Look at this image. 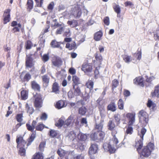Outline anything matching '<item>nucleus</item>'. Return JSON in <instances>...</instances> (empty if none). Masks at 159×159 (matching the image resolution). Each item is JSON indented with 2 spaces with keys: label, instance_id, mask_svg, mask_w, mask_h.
<instances>
[{
  "label": "nucleus",
  "instance_id": "nucleus-1",
  "mask_svg": "<svg viewBox=\"0 0 159 159\" xmlns=\"http://www.w3.org/2000/svg\"><path fill=\"white\" fill-rule=\"evenodd\" d=\"M118 143L117 139L115 136H114L110 140L109 143H105L104 144V149L106 151L109 152L111 153H114L116 149L119 147L117 144Z\"/></svg>",
  "mask_w": 159,
  "mask_h": 159
},
{
  "label": "nucleus",
  "instance_id": "nucleus-2",
  "mask_svg": "<svg viewBox=\"0 0 159 159\" xmlns=\"http://www.w3.org/2000/svg\"><path fill=\"white\" fill-rule=\"evenodd\" d=\"M146 132V129L143 128L141 129L140 131H139L138 132L137 141H136L135 146L139 153L140 152V150L143 147V137Z\"/></svg>",
  "mask_w": 159,
  "mask_h": 159
},
{
  "label": "nucleus",
  "instance_id": "nucleus-3",
  "mask_svg": "<svg viewBox=\"0 0 159 159\" xmlns=\"http://www.w3.org/2000/svg\"><path fill=\"white\" fill-rule=\"evenodd\" d=\"M16 142L17 144V147H20L19 154L21 156H25V145L26 142L21 136L17 137Z\"/></svg>",
  "mask_w": 159,
  "mask_h": 159
},
{
  "label": "nucleus",
  "instance_id": "nucleus-4",
  "mask_svg": "<svg viewBox=\"0 0 159 159\" xmlns=\"http://www.w3.org/2000/svg\"><path fill=\"white\" fill-rule=\"evenodd\" d=\"M154 149V145L149 143L146 146H144L141 152V156L148 157L150 155L152 150Z\"/></svg>",
  "mask_w": 159,
  "mask_h": 159
},
{
  "label": "nucleus",
  "instance_id": "nucleus-5",
  "mask_svg": "<svg viewBox=\"0 0 159 159\" xmlns=\"http://www.w3.org/2000/svg\"><path fill=\"white\" fill-rule=\"evenodd\" d=\"M105 135V133L103 132H95L90 135L91 139L93 141L98 142L103 139Z\"/></svg>",
  "mask_w": 159,
  "mask_h": 159
},
{
  "label": "nucleus",
  "instance_id": "nucleus-6",
  "mask_svg": "<svg viewBox=\"0 0 159 159\" xmlns=\"http://www.w3.org/2000/svg\"><path fill=\"white\" fill-rule=\"evenodd\" d=\"M140 121H144L147 123L148 121V114L143 110L139 111L138 115Z\"/></svg>",
  "mask_w": 159,
  "mask_h": 159
},
{
  "label": "nucleus",
  "instance_id": "nucleus-7",
  "mask_svg": "<svg viewBox=\"0 0 159 159\" xmlns=\"http://www.w3.org/2000/svg\"><path fill=\"white\" fill-rule=\"evenodd\" d=\"M92 69V66L89 63H84L82 66V70L86 74H88L89 73L91 72Z\"/></svg>",
  "mask_w": 159,
  "mask_h": 159
},
{
  "label": "nucleus",
  "instance_id": "nucleus-8",
  "mask_svg": "<svg viewBox=\"0 0 159 159\" xmlns=\"http://www.w3.org/2000/svg\"><path fill=\"white\" fill-rule=\"evenodd\" d=\"M126 117L128 120L129 125H133L135 122V114L128 113L126 115Z\"/></svg>",
  "mask_w": 159,
  "mask_h": 159
},
{
  "label": "nucleus",
  "instance_id": "nucleus-9",
  "mask_svg": "<svg viewBox=\"0 0 159 159\" xmlns=\"http://www.w3.org/2000/svg\"><path fill=\"white\" fill-rule=\"evenodd\" d=\"M11 10L7 9L5 10L3 14V23L5 24L9 22L11 19L10 18Z\"/></svg>",
  "mask_w": 159,
  "mask_h": 159
},
{
  "label": "nucleus",
  "instance_id": "nucleus-10",
  "mask_svg": "<svg viewBox=\"0 0 159 159\" xmlns=\"http://www.w3.org/2000/svg\"><path fill=\"white\" fill-rule=\"evenodd\" d=\"M42 100L40 95H37L35 96L34 101V105L36 107H40L42 105Z\"/></svg>",
  "mask_w": 159,
  "mask_h": 159
},
{
  "label": "nucleus",
  "instance_id": "nucleus-11",
  "mask_svg": "<svg viewBox=\"0 0 159 159\" xmlns=\"http://www.w3.org/2000/svg\"><path fill=\"white\" fill-rule=\"evenodd\" d=\"M82 14L81 9L78 6H76L73 9L72 14L77 18H79Z\"/></svg>",
  "mask_w": 159,
  "mask_h": 159
},
{
  "label": "nucleus",
  "instance_id": "nucleus-12",
  "mask_svg": "<svg viewBox=\"0 0 159 159\" xmlns=\"http://www.w3.org/2000/svg\"><path fill=\"white\" fill-rule=\"evenodd\" d=\"M31 56L30 55H27L26 59V66L29 68L32 67L34 65L33 59Z\"/></svg>",
  "mask_w": 159,
  "mask_h": 159
},
{
  "label": "nucleus",
  "instance_id": "nucleus-13",
  "mask_svg": "<svg viewBox=\"0 0 159 159\" xmlns=\"http://www.w3.org/2000/svg\"><path fill=\"white\" fill-rule=\"evenodd\" d=\"M73 94L75 96H80L82 93L80 89V88L77 85H73Z\"/></svg>",
  "mask_w": 159,
  "mask_h": 159
},
{
  "label": "nucleus",
  "instance_id": "nucleus-14",
  "mask_svg": "<svg viewBox=\"0 0 159 159\" xmlns=\"http://www.w3.org/2000/svg\"><path fill=\"white\" fill-rule=\"evenodd\" d=\"M98 149V146L96 144H92L89 149V154L92 155L96 153Z\"/></svg>",
  "mask_w": 159,
  "mask_h": 159
},
{
  "label": "nucleus",
  "instance_id": "nucleus-15",
  "mask_svg": "<svg viewBox=\"0 0 159 159\" xmlns=\"http://www.w3.org/2000/svg\"><path fill=\"white\" fill-rule=\"evenodd\" d=\"M75 116L73 114L71 115L68 119L64 121V127L66 128L70 125L72 120L75 118Z\"/></svg>",
  "mask_w": 159,
  "mask_h": 159
},
{
  "label": "nucleus",
  "instance_id": "nucleus-16",
  "mask_svg": "<svg viewBox=\"0 0 159 159\" xmlns=\"http://www.w3.org/2000/svg\"><path fill=\"white\" fill-rule=\"evenodd\" d=\"M98 107L100 111L101 116L103 117H104L105 114L104 104L103 103L101 102V104H99V105H98Z\"/></svg>",
  "mask_w": 159,
  "mask_h": 159
},
{
  "label": "nucleus",
  "instance_id": "nucleus-17",
  "mask_svg": "<svg viewBox=\"0 0 159 159\" xmlns=\"http://www.w3.org/2000/svg\"><path fill=\"white\" fill-rule=\"evenodd\" d=\"M25 110L30 114H32L34 111V109L31 105L27 103L25 106Z\"/></svg>",
  "mask_w": 159,
  "mask_h": 159
},
{
  "label": "nucleus",
  "instance_id": "nucleus-18",
  "mask_svg": "<svg viewBox=\"0 0 159 159\" xmlns=\"http://www.w3.org/2000/svg\"><path fill=\"white\" fill-rule=\"evenodd\" d=\"M103 120H101L99 123L96 124L95 129L98 131L97 132H102V130L103 126Z\"/></svg>",
  "mask_w": 159,
  "mask_h": 159
},
{
  "label": "nucleus",
  "instance_id": "nucleus-19",
  "mask_svg": "<svg viewBox=\"0 0 159 159\" xmlns=\"http://www.w3.org/2000/svg\"><path fill=\"white\" fill-rule=\"evenodd\" d=\"M43 85L47 87L49 81V77L47 75H44L42 77Z\"/></svg>",
  "mask_w": 159,
  "mask_h": 159
},
{
  "label": "nucleus",
  "instance_id": "nucleus-20",
  "mask_svg": "<svg viewBox=\"0 0 159 159\" xmlns=\"http://www.w3.org/2000/svg\"><path fill=\"white\" fill-rule=\"evenodd\" d=\"M134 83L141 86H143L144 84L143 79L140 77L136 78L134 80Z\"/></svg>",
  "mask_w": 159,
  "mask_h": 159
},
{
  "label": "nucleus",
  "instance_id": "nucleus-21",
  "mask_svg": "<svg viewBox=\"0 0 159 159\" xmlns=\"http://www.w3.org/2000/svg\"><path fill=\"white\" fill-rule=\"evenodd\" d=\"M102 35V33L101 31H99L95 34L94 39L96 41H100L101 39Z\"/></svg>",
  "mask_w": 159,
  "mask_h": 159
},
{
  "label": "nucleus",
  "instance_id": "nucleus-22",
  "mask_svg": "<svg viewBox=\"0 0 159 159\" xmlns=\"http://www.w3.org/2000/svg\"><path fill=\"white\" fill-rule=\"evenodd\" d=\"M107 110L114 112L116 110L115 104L114 102H111L107 107Z\"/></svg>",
  "mask_w": 159,
  "mask_h": 159
},
{
  "label": "nucleus",
  "instance_id": "nucleus-23",
  "mask_svg": "<svg viewBox=\"0 0 159 159\" xmlns=\"http://www.w3.org/2000/svg\"><path fill=\"white\" fill-rule=\"evenodd\" d=\"M66 106L65 102L62 100H60L57 102L56 107L58 109H60Z\"/></svg>",
  "mask_w": 159,
  "mask_h": 159
},
{
  "label": "nucleus",
  "instance_id": "nucleus-24",
  "mask_svg": "<svg viewBox=\"0 0 159 159\" xmlns=\"http://www.w3.org/2000/svg\"><path fill=\"white\" fill-rule=\"evenodd\" d=\"M52 63L54 66L59 67L61 65L62 61L59 58H56L52 61Z\"/></svg>",
  "mask_w": 159,
  "mask_h": 159
},
{
  "label": "nucleus",
  "instance_id": "nucleus-25",
  "mask_svg": "<svg viewBox=\"0 0 159 159\" xmlns=\"http://www.w3.org/2000/svg\"><path fill=\"white\" fill-rule=\"evenodd\" d=\"M20 78L23 81H28L31 78L30 75L29 73H26L25 75L23 77L21 74L20 76Z\"/></svg>",
  "mask_w": 159,
  "mask_h": 159
},
{
  "label": "nucleus",
  "instance_id": "nucleus-26",
  "mask_svg": "<svg viewBox=\"0 0 159 159\" xmlns=\"http://www.w3.org/2000/svg\"><path fill=\"white\" fill-rule=\"evenodd\" d=\"M159 84L155 87L154 91L153 92H152L151 94L152 97H158L159 94Z\"/></svg>",
  "mask_w": 159,
  "mask_h": 159
},
{
  "label": "nucleus",
  "instance_id": "nucleus-27",
  "mask_svg": "<svg viewBox=\"0 0 159 159\" xmlns=\"http://www.w3.org/2000/svg\"><path fill=\"white\" fill-rule=\"evenodd\" d=\"M116 126L114 122L111 120L109 121L108 124V129L110 130H112Z\"/></svg>",
  "mask_w": 159,
  "mask_h": 159
},
{
  "label": "nucleus",
  "instance_id": "nucleus-28",
  "mask_svg": "<svg viewBox=\"0 0 159 159\" xmlns=\"http://www.w3.org/2000/svg\"><path fill=\"white\" fill-rule=\"evenodd\" d=\"M31 85L32 88L35 90H40V86L35 81H32L31 83Z\"/></svg>",
  "mask_w": 159,
  "mask_h": 159
},
{
  "label": "nucleus",
  "instance_id": "nucleus-29",
  "mask_svg": "<svg viewBox=\"0 0 159 159\" xmlns=\"http://www.w3.org/2000/svg\"><path fill=\"white\" fill-rule=\"evenodd\" d=\"M64 120L62 117L60 118L58 121L56 123V125L58 127H61L62 126L64 127Z\"/></svg>",
  "mask_w": 159,
  "mask_h": 159
},
{
  "label": "nucleus",
  "instance_id": "nucleus-30",
  "mask_svg": "<svg viewBox=\"0 0 159 159\" xmlns=\"http://www.w3.org/2000/svg\"><path fill=\"white\" fill-rule=\"evenodd\" d=\"M28 92L25 90H23L21 92V96L23 100H25L28 98Z\"/></svg>",
  "mask_w": 159,
  "mask_h": 159
},
{
  "label": "nucleus",
  "instance_id": "nucleus-31",
  "mask_svg": "<svg viewBox=\"0 0 159 159\" xmlns=\"http://www.w3.org/2000/svg\"><path fill=\"white\" fill-rule=\"evenodd\" d=\"M87 136L86 134L81 133H80L77 135L78 139L79 140L82 141L86 140L87 139Z\"/></svg>",
  "mask_w": 159,
  "mask_h": 159
},
{
  "label": "nucleus",
  "instance_id": "nucleus-32",
  "mask_svg": "<svg viewBox=\"0 0 159 159\" xmlns=\"http://www.w3.org/2000/svg\"><path fill=\"white\" fill-rule=\"evenodd\" d=\"M52 92L57 93H58L59 86L58 84L56 82L54 83L52 86Z\"/></svg>",
  "mask_w": 159,
  "mask_h": 159
},
{
  "label": "nucleus",
  "instance_id": "nucleus-33",
  "mask_svg": "<svg viewBox=\"0 0 159 159\" xmlns=\"http://www.w3.org/2000/svg\"><path fill=\"white\" fill-rule=\"evenodd\" d=\"M67 137L70 140L73 141L75 137V134L74 131H71L69 133Z\"/></svg>",
  "mask_w": 159,
  "mask_h": 159
},
{
  "label": "nucleus",
  "instance_id": "nucleus-34",
  "mask_svg": "<svg viewBox=\"0 0 159 159\" xmlns=\"http://www.w3.org/2000/svg\"><path fill=\"white\" fill-rule=\"evenodd\" d=\"M123 57L125 61L127 63H129L131 62L132 60L131 57L127 55H123Z\"/></svg>",
  "mask_w": 159,
  "mask_h": 159
},
{
  "label": "nucleus",
  "instance_id": "nucleus-35",
  "mask_svg": "<svg viewBox=\"0 0 159 159\" xmlns=\"http://www.w3.org/2000/svg\"><path fill=\"white\" fill-rule=\"evenodd\" d=\"M33 159H43L42 154L41 152H38L36 153L34 156Z\"/></svg>",
  "mask_w": 159,
  "mask_h": 159
},
{
  "label": "nucleus",
  "instance_id": "nucleus-36",
  "mask_svg": "<svg viewBox=\"0 0 159 159\" xmlns=\"http://www.w3.org/2000/svg\"><path fill=\"white\" fill-rule=\"evenodd\" d=\"M50 44L51 46L54 48H59L60 46V45L59 44V43L57 42L55 40H53L52 41Z\"/></svg>",
  "mask_w": 159,
  "mask_h": 159
},
{
  "label": "nucleus",
  "instance_id": "nucleus-37",
  "mask_svg": "<svg viewBox=\"0 0 159 159\" xmlns=\"http://www.w3.org/2000/svg\"><path fill=\"white\" fill-rule=\"evenodd\" d=\"M72 80L75 85L80 84V80L78 77L76 75H74L72 77Z\"/></svg>",
  "mask_w": 159,
  "mask_h": 159
},
{
  "label": "nucleus",
  "instance_id": "nucleus-38",
  "mask_svg": "<svg viewBox=\"0 0 159 159\" xmlns=\"http://www.w3.org/2000/svg\"><path fill=\"white\" fill-rule=\"evenodd\" d=\"M86 85L87 87L90 90H91L93 89V83L92 81L89 80L87 83Z\"/></svg>",
  "mask_w": 159,
  "mask_h": 159
},
{
  "label": "nucleus",
  "instance_id": "nucleus-39",
  "mask_svg": "<svg viewBox=\"0 0 159 159\" xmlns=\"http://www.w3.org/2000/svg\"><path fill=\"white\" fill-rule=\"evenodd\" d=\"M131 125H129L126 131V134H131L133 132V128L132 127L130 126Z\"/></svg>",
  "mask_w": 159,
  "mask_h": 159
},
{
  "label": "nucleus",
  "instance_id": "nucleus-40",
  "mask_svg": "<svg viewBox=\"0 0 159 159\" xmlns=\"http://www.w3.org/2000/svg\"><path fill=\"white\" fill-rule=\"evenodd\" d=\"M118 107L119 109H123L124 108V103L123 100L121 99L119 100L118 102Z\"/></svg>",
  "mask_w": 159,
  "mask_h": 159
},
{
  "label": "nucleus",
  "instance_id": "nucleus-41",
  "mask_svg": "<svg viewBox=\"0 0 159 159\" xmlns=\"http://www.w3.org/2000/svg\"><path fill=\"white\" fill-rule=\"evenodd\" d=\"M114 117L116 122L117 124L118 125L120 123V115L118 114H116L115 115Z\"/></svg>",
  "mask_w": 159,
  "mask_h": 159
},
{
  "label": "nucleus",
  "instance_id": "nucleus-42",
  "mask_svg": "<svg viewBox=\"0 0 159 159\" xmlns=\"http://www.w3.org/2000/svg\"><path fill=\"white\" fill-rule=\"evenodd\" d=\"M57 153L61 157L65 156V154H66V152L65 153L64 150L61 149H58L57 151Z\"/></svg>",
  "mask_w": 159,
  "mask_h": 159
},
{
  "label": "nucleus",
  "instance_id": "nucleus-43",
  "mask_svg": "<svg viewBox=\"0 0 159 159\" xmlns=\"http://www.w3.org/2000/svg\"><path fill=\"white\" fill-rule=\"evenodd\" d=\"M79 114L82 115H84L85 114L86 112V109L84 107H81L79 109Z\"/></svg>",
  "mask_w": 159,
  "mask_h": 159
},
{
  "label": "nucleus",
  "instance_id": "nucleus-44",
  "mask_svg": "<svg viewBox=\"0 0 159 159\" xmlns=\"http://www.w3.org/2000/svg\"><path fill=\"white\" fill-rule=\"evenodd\" d=\"M113 7L116 13H120V8L119 5L115 4V5L113 6Z\"/></svg>",
  "mask_w": 159,
  "mask_h": 159
},
{
  "label": "nucleus",
  "instance_id": "nucleus-45",
  "mask_svg": "<svg viewBox=\"0 0 159 159\" xmlns=\"http://www.w3.org/2000/svg\"><path fill=\"white\" fill-rule=\"evenodd\" d=\"M23 114L22 113L19 114L17 115L16 119L18 122H21L23 120Z\"/></svg>",
  "mask_w": 159,
  "mask_h": 159
},
{
  "label": "nucleus",
  "instance_id": "nucleus-46",
  "mask_svg": "<svg viewBox=\"0 0 159 159\" xmlns=\"http://www.w3.org/2000/svg\"><path fill=\"white\" fill-rule=\"evenodd\" d=\"M45 126L43 124L41 123H39L38 125L35 127L36 130L39 131H41L43 129Z\"/></svg>",
  "mask_w": 159,
  "mask_h": 159
},
{
  "label": "nucleus",
  "instance_id": "nucleus-47",
  "mask_svg": "<svg viewBox=\"0 0 159 159\" xmlns=\"http://www.w3.org/2000/svg\"><path fill=\"white\" fill-rule=\"evenodd\" d=\"M50 136L51 137H56L57 134V131L54 130H51L50 132Z\"/></svg>",
  "mask_w": 159,
  "mask_h": 159
},
{
  "label": "nucleus",
  "instance_id": "nucleus-48",
  "mask_svg": "<svg viewBox=\"0 0 159 159\" xmlns=\"http://www.w3.org/2000/svg\"><path fill=\"white\" fill-rule=\"evenodd\" d=\"M33 2L32 0H28L27 2L28 7L30 9H32L33 7Z\"/></svg>",
  "mask_w": 159,
  "mask_h": 159
},
{
  "label": "nucleus",
  "instance_id": "nucleus-49",
  "mask_svg": "<svg viewBox=\"0 0 159 159\" xmlns=\"http://www.w3.org/2000/svg\"><path fill=\"white\" fill-rule=\"evenodd\" d=\"M64 30V27H59L57 29L56 32V34H61Z\"/></svg>",
  "mask_w": 159,
  "mask_h": 159
},
{
  "label": "nucleus",
  "instance_id": "nucleus-50",
  "mask_svg": "<svg viewBox=\"0 0 159 159\" xmlns=\"http://www.w3.org/2000/svg\"><path fill=\"white\" fill-rule=\"evenodd\" d=\"M42 60L44 62H45L49 59V56L48 54H44L42 57Z\"/></svg>",
  "mask_w": 159,
  "mask_h": 159
},
{
  "label": "nucleus",
  "instance_id": "nucleus-51",
  "mask_svg": "<svg viewBox=\"0 0 159 159\" xmlns=\"http://www.w3.org/2000/svg\"><path fill=\"white\" fill-rule=\"evenodd\" d=\"M25 46L26 49H30L32 46L31 42L30 41H27Z\"/></svg>",
  "mask_w": 159,
  "mask_h": 159
},
{
  "label": "nucleus",
  "instance_id": "nucleus-52",
  "mask_svg": "<svg viewBox=\"0 0 159 159\" xmlns=\"http://www.w3.org/2000/svg\"><path fill=\"white\" fill-rule=\"evenodd\" d=\"M45 145V143L44 142H42L40 143L39 145V149L41 152H43L44 151V148Z\"/></svg>",
  "mask_w": 159,
  "mask_h": 159
},
{
  "label": "nucleus",
  "instance_id": "nucleus-53",
  "mask_svg": "<svg viewBox=\"0 0 159 159\" xmlns=\"http://www.w3.org/2000/svg\"><path fill=\"white\" fill-rule=\"evenodd\" d=\"M104 23L107 25H108L110 24L109 18L107 16L104 18L103 20Z\"/></svg>",
  "mask_w": 159,
  "mask_h": 159
},
{
  "label": "nucleus",
  "instance_id": "nucleus-54",
  "mask_svg": "<svg viewBox=\"0 0 159 159\" xmlns=\"http://www.w3.org/2000/svg\"><path fill=\"white\" fill-rule=\"evenodd\" d=\"M136 56L137 57V60H140L141 59L142 57V52L141 51L137 52L136 54Z\"/></svg>",
  "mask_w": 159,
  "mask_h": 159
},
{
  "label": "nucleus",
  "instance_id": "nucleus-55",
  "mask_svg": "<svg viewBox=\"0 0 159 159\" xmlns=\"http://www.w3.org/2000/svg\"><path fill=\"white\" fill-rule=\"evenodd\" d=\"M26 126L27 129L29 131H34V127H33L32 125H30L29 124H26Z\"/></svg>",
  "mask_w": 159,
  "mask_h": 159
},
{
  "label": "nucleus",
  "instance_id": "nucleus-56",
  "mask_svg": "<svg viewBox=\"0 0 159 159\" xmlns=\"http://www.w3.org/2000/svg\"><path fill=\"white\" fill-rule=\"evenodd\" d=\"M95 58L97 60L99 61H101L102 60V56L100 54L97 53H96Z\"/></svg>",
  "mask_w": 159,
  "mask_h": 159
},
{
  "label": "nucleus",
  "instance_id": "nucleus-57",
  "mask_svg": "<svg viewBox=\"0 0 159 159\" xmlns=\"http://www.w3.org/2000/svg\"><path fill=\"white\" fill-rule=\"evenodd\" d=\"M47 118V115L45 113H43L41 117V119L43 120H45Z\"/></svg>",
  "mask_w": 159,
  "mask_h": 159
},
{
  "label": "nucleus",
  "instance_id": "nucleus-58",
  "mask_svg": "<svg viewBox=\"0 0 159 159\" xmlns=\"http://www.w3.org/2000/svg\"><path fill=\"white\" fill-rule=\"evenodd\" d=\"M71 35V33L70 32V30L69 29H67L65 31L64 35L66 37H69Z\"/></svg>",
  "mask_w": 159,
  "mask_h": 159
},
{
  "label": "nucleus",
  "instance_id": "nucleus-59",
  "mask_svg": "<svg viewBox=\"0 0 159 159\" xmlns=\"http://www.w3.org/2000/svg\"><path fill=\"white\" fill-rule=\"evenodd\" d=\"M118 84V81L116 80H114L112 82V86L116 88Z\"/></svg>",
  "mask_w": 159,
  "mask_h": 159
},
{
  "label": "nucleus",
  "instance_id": "nucleus-60",
  "mask_svg": "<svg viewBox=\"0 0 159 159\" xmlns=\"http://www.w3.org/2000/svg\"><path fill=\"white\" fill-rule=\"evenodd\" d=\"M69 71L70 73L72 75L75 74L76 72V70L75 69L73 68H70L69 70Z\"/></svg>",
  "mask_w": 159,
  "mask_h": 159
},
{
  "label": "nucleus",
  "instance_id": "nucleus-61",
  "mask_svg": "<svg viewBox=\"0 0 159 159\" xmlns=\"http://www.w3.org/2000/svg\"><path fill=\"white\" fill-rule=\"evenodd\" d=\"M22 125V124L20 123L17 124L15 128L13 129L14 131H16L17 130L18 128L20 127Z\"/></svg>",
  "mask_w": 159,
  "mask_h": 159
},
{
  "label": "nucleus",
  "instance_id": "nucleus-62",
  "mask_svg": "<svg viewBox=\"0 0 159 159\" xmlns=\"http://www.w3.org/2000/svg\"><path fill=\"white\" fill-rule=\"evenodd\" d=\"M74 159H84V156L82 155H78L74 157Z\"/></svg>",
  "mask_w": 159,
  "mask_h": 159
},
{
  "label": "nucleus",
  "instance_id": "nucleus-63",
  "mask_svg": "<svg viewBox=\"0 0 159 159\" xmlns=\"http://www.w3.org/2000/svg\"><path fill=\"white\" fill-rule=\"evenodd\" d=\"M147 105L148 107H150L153 105V102L150 100H148Z\"/></svg>",
  "mask_w": 159,
  "mask_h": 159
},
{
  "label": "nucleus",
  "instance_id": "nucleus-64",
  "mask_svg": "<svg viewBox=\"0 0 159 159\" xmlns=\"http://www.w3.org/2000/svg\"><path fill=\"white\" fill-rule=\"evenodd\" d=\"M53 3L52 2H51L48 6V9L50 10H52L53 7Z\"/></svg>",
  "mask_w": 159,
  "mask_h": 159
}]
</instances>
